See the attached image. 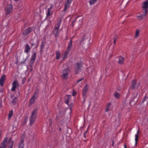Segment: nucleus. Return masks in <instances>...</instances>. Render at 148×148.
<instances>
[{
	"label": "nucleus",
	"instance_id": "f257e3e1",
	"mask_svg": "<svg viewBox=\"0 0 148 148\" xmlns=\"http://www.w3.org/2000/svg\"><path fill=\"white\" fill-rule=\"evenodd\" d=\"M37 109L35 110L32 112L31 115L29 118L30 126H31L35 121L37 118Z\"/></svg>",
	"mask_w": 148,
	"mask_h": 148
},
{
	"label": "nucleus",
	"instance_id": "f03ea898",
	"mask_svg": "<svg viewBox=\"0 0 148 148\" xmlns=\"http://www.w3.org/2000/svg\"><path fill=\"white\" fill-rule=\"evenodd\" d=\"M39 90H36L34 92L33 95L32 97L29 101V106H31L33 104L38 96Z\"/></svg>",
	"mask_w": 148,
	"mask_h": 148
},
{
	"label": "nucleus",
	"instance_id": "7ed1b4c3",
	"mask_svg": "<svg viewBox=\"0 0 148 148\" xmlns=\"http://www.w3.org/2000/svg\"><path fill=\"white\" fill-rule=\"evenodd\" d=\"M140 84V82L138 83H137V81L136 79L132 80V81L131 86L130 87V89L131 90H137L138 88V87Z\"/></svg>",
	"mask_w": 148,
	"mask_h": 148
},
{
	"label": "nucleus",
	"instance_id": "20e7f679",
	"mask_svg": "<svg viewBox=\"0 0 148 148\" xmlns=\"http://www.w3.org/2000/svg\"><path fill=\"white\" fill-rule=\"evenodd\" d=\"M89 88V86L88 84L86 85L83 88L82 90V96L84 99V101L86 99V93L88 90Z\"/></svg>",
	"mask_w": 148,
	"mask_h": 148
},
{
	"label": "nucleus",
	"instance_id": "39448f33",
	"mask_svg": "<svg viewBox=\"0 0 148 148\" xmlns=\"http://www.w3.org/2000/svg\"><path fill=\"white\" fill-rule=\"evenodd\" d=\"M6 15L9 14L12 11V6L11 4H8L6 7L5 8Z\"/></svg>",
	"mask_w": 148,
	"mask_h": 148
},
{
	"label": "nucleus",
	"instance_id": "423d86ee",
	"mask_svg": "<svg viewBox=\"0 0 148 148\" xmlns=\"http://www.w3.org/2000/svg\"><path fill=\"white\" fill-rule=\"evenodd\" d=\"M33 27H29L25 29L23 32V34L24 36H26L33 31Z\"/></svg>",
	"mask_w": 148,
	"mask_h": 148
},
{
	"label": "nucleus",
	"instance_id": "0eeeda50",
	"mask_svg": "<svg viewBox=\"0 0 148 148\" xmlns=\"http://www.w3.org/2000/svg\"><path fill=\"white\" fill-rule=\"evenodd\" d=\"M143 8L145 9V11L144 12L145 13L144 16H145L147 14L148 10L147 9L148 8V0L143 3Z\"/></svg>",
	"mask_w": 148,
	"mask_h": 148
},
{
	"label": "nucleus",
	"instance_id": "6e6552de",
	"mask_svg": "<svg viewBox=\"0 0 148 148\" xmlns=\"http://www.w3.org/2000/svg\"><path fill=\"white\" fill-rule=\"evenodd\" d=\"M12 87L11 89V90L12 91H14L16 89L17 86H19V85L18 82L17 80H14L12 84Z\"/></svg>",
	"mask_w": 148,
	"mask_h": 148
},
{
	"label": "nucleus",
	"instance_id": "1a4fd4ad",
	"mask_svg": "<svg viewBox=\"0 0 148 148\" xmlns=\"http://www.w3.org/2000/svg\"><path fill=\"white\" fill-rule=\"evenodd\" d=\"M70 73V71L68 68L64 69L63 71V77L64 79H67L69 74Z\"/></svg>",
	"mask_w": 148,
	"mask_h": 148
},
{
	"label": "nucleus",
	"instance_id": "9d476101",
	"mask_svg": "<svg viewBox=\"0 0 148 148\" xmlns=\"http://www.w3.org/2000/svg\"><path fill=\"white\" fill-rule=\"evenodd\" d=\"M6 80V76L5 75H2L0 79V85L3 86Z\"/></svg>",
	"mask_w": 148,
	"mask_h": 148
},
{
	"label": "nucleus",
	"instance_id": "9b49d317",
	"mask_svg": "<svg viewBox=\"0 0 148 148\" xmlns=\"http://www.w3.org/2000/svg\"><path fill=\"white\" fill-rule=\"evenodd\" d=\"M36 53L35 52H34V53L32 55L30 63H34L36 60Z\"/></svg>",
	"mask_w": 148,
	"mask_h": 148
},
{
	"label": "nucleus",
	"instance_id": "f8f14e48",
	"mask_svg": "<svg viewBox=\"0 0 148 148\" xmlns=\"http://www.w3.org/2000/svg\"><path fill=\"white\" fill-rule=\"evenodd\" d=\"M62 18H58V23H57L55 26V29H59L60 25L61 24V22L62 21Z\"/></svg>",
	"mask_w": 148,
	"mask_h": 148
},
{
	"label": "nucleus",
	"instance_id": "ddd939ff",
	"mask_svg": "<svg viewBox=\"0 0 148 148\" xmlns=\"http://www.w3.org/2000/svg\"><path fill=\"white\" fill-rule=\"evenodd\" d=\"M71 97V95H66L65 97L64 102L67 104L69 105V100Z\"/></svg>",
	"mask_w": 148,
	"mask_h": 148
},
{
	"label": "nucleus",
	"instance_id": "4468645a",
	"mask_svg": "<svg viewBox=\"0 0 148 148\" xmlns=\"http://www.w3.org/2000/svg\"><path fill=\"white\" fill-rule=\"evenodd\" d=\"M119 60L118 61V63L121 64H123L124 61L125 60V58L121 56H120L119 57Z\"/></svg>",
	"mask_w": 148,
	"mask_h": 148
},
{
	"label": "nucleus",
	"instance_id": "2eb2a0df",
	"mask_svg": "<svg viewBox=\"0 0 148 148\" xmlns=\"http://www.w3.org/2000/svg\"><path fill=\"white\" fill-rule=\"evenodd\" d=\"M53 34L55 36L56 38H57L59 36V30L54 29L53 31Z\"/></svg>",
	"mask_w": 148,
	"mask_h": 148
},
{
	"label": "nucleus",
	"instance_id": "dca6fc26",
	"mask_svg": "<svg viewBox=\"0 0 148 148\" xmlns=\"http://www.w3.org/2000/svg\"><path fill=\"white\" fill-rule=\"evenodd\" d=\"M31 49V47L28 44H27L25 45V49L24 50V52L27 53L28 54V52Z\"/></svg>",
	"mask_w": 148,
	"mask_h": 148
},
{
	"label": "nucleus",
	"instance_id": "f3484780",
	"mask_svg": "<svg viewBox=\"0 0 148 148\" xmlns=\"http://www.w3.org/2000/svg\"><path fill=\"white\" fill-rule=\"evenodd\" d=\"M75 68L77 69L81 70V68L82 66V65L81 63L77 62L75 64Z\"/></svg>",
	"mask_w": 148,
	"mask_h": 148
},
{
	"label": "nucleus",
	"instance_id": "a211bd4d",
	"mask_svg": "<svg viewBox=\"0 0 148 148\" xmlns=\"http://www.w3.org/2000/svg\"><path fill=\"white\" fill-rule=\"evenodd\" d=\"M20 141L21 143L19 145V148H23L24 146V138H21Z\"/></svg>",
	"mask_w": 148,
	"mask_h": 148
},
{
	"label": "nucleus",
	"instance_id": "6ab92c4d",
	"mask_svg": "<svg viewBox=\"0 0 148 148\" xmlns=\"http://www.w3.org/2000/svg\"><path fill=\"white\" fill-rule=\"evenodd\" d=\"M71 3H68L67 2L65 3L64 8V11L65 12L66 10L69 7Z\"/></svg>",
	"mask_w": 148,
	"mask_h": 148
},
{
	"label": "nucleus",
	"instance_id": "aec40b11",
	"mask_svg": "<svg viewBox=\"0 0 148 148\" xmlns=\"http://www.w3.org/2000/svg\"><path fill=\"white\" fill-rule=\"evenodd\" d=\"M65 114L64 112H59V114L58 116H57V118L58 119H61L64 117V115Z\"/></svg>",
	"mask_w": 148,
	"mask_h": 148
},
{
	"label": "nucleus",
	"instance_id": "412c9836",
	"mask_svg": "<svg viewBox=\"0 0 148 148\" xmlns=\"http://www.w3.org/2000/svg\"><path fill=\"white\" fill-rule=\"evenodd\" d=\"M72 42L71 40H70V42L68 45L67 50L68 51H70L71 50V48L72 46Z\"/></svg>",
	"mask_w": 148,
	"mask_h": 148
},
{
	"label": "nucleus",
	"instance_id": "4be33fe9",
	"mask_svg": "<svg viewBox=\"0 0 148 148\" xmlns=\"http://www.w3.org/2000/svg\"><path fill=\"white\" fill-rule=\"evenodd\" d=\"M139 132V130H138V131L137 132V134L135 135V145H136L137 143L138 140V138L139 137V136H138V134Z\"/></svg>",
	"mask_w": 148,
	"mask_h": 148
},
{
	"label": "nucleus",
	"instance_id": "5701e85b",
	"mask_svg": "<svg viewBox=\"0 0 148 148\" xmlns=\"http://www.w3.org/2000/svg\"><path fill=\"white\" fill-rule=\"evenodd\" d=\"M13 144L12 142L7 143L6 147L7 148H12Z\"/></svg>",
	"mask_w": 148,
	"mask_h": 148
},
{
	"label": "nucleus",
	"instance_id": "b1692460",
	"mask_svg": "<svg viewBox=\"0 0 148 148\" xmlns=\"http://www.w3.org/2000/svg\"><path fill=\"white\" fill-rule=\"evenodd\" d=\"M114 97L117 99H119L120 96V94L118 93L117 91H115L114 94Z\"/></svg>",
	"mask_w": 148,
	"mask_h": 148
},
{
	"label": "nucleus",
	"instance_id": "393cba45",
	"mask_svg": "<svg viewBox=\"0 0 148 148\" xmlns=\"http://www.w3.org/2000/svg\"><path fill=\"white\" fill-rule=\"evenodd\" d=\"M33 63H29V69L30 70V72L32 71L33 70Z\"/></svg>",
	"mask_w": 148,
	"mask_h": 148
},
{
	"label": "nucleus",
	"instance_id": "a878e982",
	"mask_svg": "<svg viewBox=\"0 0 148 148\" xmlns=\"http://www.w3.org/2000/svg\"><path fill=\"white\" fill-rule=\"evenodd\" d=\"M56 59L57 60H58L60 58V53L59 51H56Z\"/></svg>",
	"mask_w": 148,
	"mask_h": 148
},
{
	"label": "nucleus",
	"instance_id": "bb28decb",
	"mask_svg": "<svg viewBox=\"0 0 148 148\" xmlns=\"http://www.w3.org/2000/svg\"><path fill=\"white\" fill-rule=\"evenodd\" d=\"M18 99V97H16L13 99L12 101V104H14L16 103Z\"/></svg>",
	"mask_w": 148,
	"mask_h": 148
},
{
	"label": "nucleus",
	"instance_id": "cd10ccee",
	"mask_svg": "<svg viewBox=\"0 0 148 148\" xmlns=\"http://www.w3.org/2000/svg\"><path fill=\"white\" fill-rule=\"evenodd\" d=\"M97 0H90L89 1V3L90 5H93L95 3Z\"/></svg>",
	"mask_w": 148,
	"mask_h": 148
},
{
	"label": "nucleus",
	"instance_id": "c85d7f7f",
	"mask_svg": "<svg viewBox=\"0 0 148 148\" xmlns=\"http://www.w3.org/2000/svg\"><path fill=\"white\" fill-rule=\"evenodd\" d=\"M139 32H140L139 30L138 29H136V33H135V38H136L139 35Z\"/></svg>",
	"mask_w": 148,
	"mask_h": 148
},
{
	"label": "nucleus",
	"instance_id": "c756f323",
	"mask_svg": "<svg viewBox=\"0 0 148 148\" xmlns=\"http://www.w3.org/2000/svg\"><path fill=\"white\" fill-rule=\"evenodd\" d=\"M6 144L1 143V144L0 148H6Z\"/></svg>",
	"mask_w": 148,
	"mask_h": 148
},
{
	"label": "nucleus",
	"instance_id": "7c9ffc66",
	"mask_svg": "<svg viewBox=\"0 0 148 148\" xmlns=\"http://www.w3.org/2000/svg\"><path fill=\"white\" fill-rule=\"evenodd\" d=\"M77 18H78V17H76L75 18V19H74V20L73 21H72V22L71 23V24L72 27H73V26L74 25V23L77 20Z\"/></svg>",
	"mask_w": 148,
	"mask_h": 148
},
{
	"label": "nucleus",
	"instance_id": "2f4dec72",
	"mask_svg": "<svg viewBox=\"0 0 148 148\" xmlns=\"http://www.w3.org/2000/svg\"><path fill=\"white\" fill-rule=\"evenodd\" d=\"M13 114V111L12 110L10 111L8 114V118H10L12 116Z\"/></svg>",
	"mask_w": 148,
	"mask_h": 148
},
{
	"label": "nucleus",
	"instance_id": "473e14b6",
	"mask_svg": "<svg viewBox=\"0 0 148 148\" xmlns=\"http://www.w3.org/2000/svg\"><path fill=\"white\" fill-rule=\"evenodd\" d=\"M45 47L44 42L43 41H42L41 43L40 48L41 49H44Z\"/></svg>",
	"mask_w": 148,
	"mask_h": 148
},
{
	"label": "nucleus",
	"instance_id": "72a5a7b5",
	"mask_svg": "<svg viewBox=\"0 0 148 148\" xmlns=\"http://www.w3.org/2000/svg\"><path fill=\"white\" fill-rule=\"evenodd\" d=\"M86 35H84V36H83L82 38L81 39V41H80V44H81L82 42L84 41L85 40V37Z\"/></svg>",
	"mask_w": 148,
	"mask_h": 148
},
{
	"label": "nucleus",
	"instance_id": "f704fd0d",
	"mask_svg": "<svg viewBox=\"0 0 148 148\" xmlns=\"http://www.w3.org/2000/svg\"><path fill=\"white\" fill-rule=\"evenodd\" d=\"M80 71H81L80 70L77 69L75 68V74H78Z\"/></svg>",
	"mask_w": 148,
	"mask_h": 148
},
{
	"label": "nucleus",
	"instance_id": "c9c22d12",
	"mask_svg": "<svg viewBox=\"0 0 148 148\" xmlns=\"http://www.w3.org/2000/svg\"><path fill=\"white\" fill-rule=\"evenodd\" d=\"M28 56L23 61L20 62V63L22 64H24L26 61L28 59Z\"/></svg>",
	"mask_w": 148,
	"mask_h": 148
},
{
	"label": "nucleus",
	"instance_id": "e433bc0d",
	"mask_svg": "<svg viewBox=\"0 0 148 148\" xmlns=\"http://www.w3.org/2000/svg\"><path fill=\"white\" fill-rule=\"evenodd\" d=\"M7 140L8 138L6 137H5L2 143L6 144V143L7 142Z\"/></svg>",
	"mask_w": 148,
	"mask_h": 148
},
{
	"label": "nucleus",
	"instance_id": "4c0bfd02",
	"mask_svg": "<svg viewBox=\"0 0 148 148\" xmlns=\"http://www.w3.org/2000/svg\"><path fill=\"white\" fill-rule=\"evenodd\" d=\"M72 133V130H71L70 128L68 129V130H67V133L69 134H71Z\"/></svg>",
	"mask_w": 148,
	"mask_h": 148
},
{
	"label": "nucleus",
	"instance_id": "58836bf2",
	"mask_svg": "<svg viewBox=\"0 0 148 148\" xmlns=\"http://www.w3.org/2000/svg\"><path fill=\"white\" fill-rule=\"evenodd\" d=\"M111 105V103H110L108 105H107V107L106 108V110H105V111L106 112H108V111L109 109V108H108V107H109V105Z\"/></svg>",
	"mask_w": 148,
	"mask_h": 148
},
{
	"label": "nucleus",
	"instance_id": "ea45409f",
	"mask_svg": "<svg viewBox=\"0 0 148 148\" xmlns=\"http://www.w3.org/2000/svg\"><path fill=\"white\" fill-rule=\"evenodd\" d=\"M137 17H138V19L139 20H141L143 18V15H141L140 16H138Z\"/></svg>",
	"mask_w": 148,
	"mask_h": 148
},
{
	"label": "nucleus",
	"instance_id": "a19ab883",
	"mask_svg": "<svg viewBox=\"0 0 148 148\" xmlns=\"http://www.w3.org/2000/svg\"><path fill=\"white\" fill-rule=\"evenodd\" d=\"M73 93L72 95L73 96H75L77 94V92L75 91L74 90H73Z\"/></svg>",
	"mask_w": 148,
	"mask_h": 148
},
{
	"label": "nucleus",
	"instance_id": "79ce46f5",
	"mask_svg": "<svg viewBox=\"0 0 148 148\" xmlns=\"http://www.w3.org/2000/svg\"><path fill=\"white\" fill-rule=\"evenodd\" d=\"M12 140V138L11 137H10L8 140V141L7 142V143H10V142H12V143L13 144L14 143V142L13 141H12L11 140Z\"/></svg>",
	"mask_w": 148,
	"mask_h": 148
},
{
	"label": "nucleus",
	"instance_id": "37998d69",
	"mask_svg": "<svg viewBox=\"0 0 148 148\" xmlns=\"http://www.w3.org/2000/svg\"><path fill=\"white\" fill-rule=\"evenodd\" d=\"M68 105H69L70 108L71 109V108L73 106L74 103L73 102H72L70 104H69Z\"/></svg>",
	"mask_w": 148,
	"mask_h": 148
},
{
	"label": "nucleus",
	"instance_id": "c03bdc74",
	"mask_svg": "<svg viewBox=\"0 0 148 148\" xmlns=\"http://www.w3.org/2000/svg\"><path fill=\"white\" fill-rule=\"evenodd\" d=\"M50 11L49 10V9H48V12L47 14V17L49 16L50 15Z\"/></svg>",
	"mask_w": 148,
	"mask_h": 148
},
{
	"label": "nucleus",
	"instance_id": "a18cd8bd",
	"mask_svg": "<svg viewBox=\"0 0 148 148\" xmlns=\"http://www.w3.org/2000/svg\"><path fill=\"white\" fill-rule=\"evenodd\" d=\"M147 98H148V97L146 96H145L144 98L142 101V102L144 103L146 100L147 99Z\"/></svg>",
	"mask_w": 148,
	"mask_h": 148
},
{
	"label": "nucleus",
	"instance_id": "49530a36",
	"mask_svg": "<svg viewBox=\"0 0 148 148\" xmlns=\"http://www.w3.org/2000/svg\"><path fill=\"white\" fill-rule=\"evenodd\" d=\"M26 81V78L25 77L23 78V79L22 83V84H24L25 83Z\"/></svg>",
	"mask_w": 148,
	"mask_h": 148
},
{
	"label": "nucleus",
	"instance_id": "de8ad7c7",
	"mask_svg": "<svg viewBox=\"0 0 148 148\" xmlns=\"http://www.w3.org/2000/svg\"><path fill=\"white\" fill-rule=\"evenodd\" d=\"M69 51H67V50H66V51L65 52V55L64 57L63 58H64L66 57V56L68 54V52Z\"/></svg>",
	"mask_w": 148,
	"mask_h": 148
},
{
	"label": "nucleus",
	"instance_id": "09e8293b",
	"mask_svg": "<svg viewBox=\"0 0 148 148\" xmlns=\"http://www.w3.org/2000/svg\"><path fill=\"white\" fill-rule=\"evenodd\" d=\"M29 42L30 43V44L31 45V47H33L34 45H36V43L34 42H31L29 41Z\"/></svg>",
	"mask_w": 148,
	"mask_h": 148
},
{
	"label": "nucleus",
	"instance_id": "8fccbe9b",
	"mask_svg": "<svg viewBox=\"0 0 148 148\" xmlns=\"http://www.w3.org/2000/svg\"><path fill=\"white\" fill-rule=\"evenodd\" d=\"M28 117L27 116L25 117V121H24V122H25V123H26V122H27V121L28 120Z\"/></svg>",
	"mask_w": 148,
	"mask_h": 148
},
{
	"label": "nucleus",
	"instance_id": "3c124183",
	"mask_svg": "<svg viewBox=\"0 0 148 148\" xmlns=\"http://www.w3.org/2000/svg\"><path fill=\"white\" fill-rule=\"evenodd\" d=\"M88 130H87L86 132H85L84 134V136L85 138H86V134L87 133Z\"/></svg>",
	"mask_w": 148,
	"mask_h": 148
},
{
	"label": "nucleus",
	"instance_id": "603ef678",
	"mask_svg": "<svg viewBox=\"0 0 148 148\" xmlns=\"http://www.w3.org/2000/svg\"><path fill=\"white\" fill-rule=\"evenodd\" d=\"M84 79V78H82V79H80L79 80H78L77 82V83H79V82L81 81L82 80H83Z\"/></svg>",
	"mask_w": 148,
	"mask_h": 148
},
{
	"label": "nucleus",
	"instance_id": "864d4df0",
	"mask_svg": "<svg viewBox=\"0 0 148 148\" xmlns=\"http://www.w3.org/2000/svg\"><path fill=\"white\" fill-rule=\"evenodd\" d=\"M3 91V89L2 87H0V92H2Z\"/></svg>",
	"mask_w": 148,
	"mask_h": 148
},
{
	"label": "nucleus",
	"instance_id": "5fc2aeb1",
	"mask_svg": "<svg viewBox=\"0 0 148 148\" xmlns=\"http://www.w3.org/2000/svg\"><path fill=\"white\" fill-rule=\"evenodd\" d=\"M36 42L37 43L36 46V47H37L38 46V40H37L36 41Z\"/></svg>",
	"mask_w": 148,
	"mask_h": 148
},
{
	"label": "nucleus",
	"instance_id": "6e6d98bb",
	"mask_svg": "<svg viewBox=\"0 0 148 148\" xmlns=\"http://www.w3.org/2000/svg\"><path fill=\"white\" fill-rule=\"evenodd\" d=\"M73 0H67L66 2H67L68 3H71Z\"/></svg>",
	"mask_w": 148,
	"mask_h": 148
},
{
	"label": "nucleus",
	"instance_id": "4d7b16f0",
	"mask_svg": "<svg viewBox=\"0 0 148 148\" xmlns=\"http://www.w3.org/2000/svg\"><path fill=\"white\" fill-rule=\"evenodd\" d=\"M117 39V38H115L114 39V45H115V43H116V40Z\"/></svg>",
	"mask_w": 148,
	"mask_h": 148
},
{
	"label": "nucleus",
	"instance_id": "13d9d810",
	"mask_svg": "<svg viewBox=\"0 0 148 148\" xmlns=\"http://www.w3.org/2000/svg\"><path fill=\"white\" fill-rule=\"evenodd\" d=\"M112 146H113L114 145V140H112Z\"/></svg>",
	"mask_w": 148,
	"mask_h": 148
},
{
	"label": "nucleus",
	"instance_id": "bf43d9fd",
	"mask_svg": "<svg viewBox=\"0 0 148 148\" xmlns=\"http://www.w3.org/2000/svg\"><path fill=\"white\" fill-rule=\"evenodd\" d=\"M52 6H51V7H50V8H48V9H49V10H50V11H51V8H52Z\"/></svg>",
	"mask_w": 148,
	"mask_h": 148
},
{
	"label": "nucleus",
	"instance_id": "052dcab7",
	"mask_svg": "<svg viewBox=\"0 0 148 148\" xmlns=\"http://www.w3.org/2000/svg\"><path fill=\"white\" fill-rule=\"evenodd\" d=\"M90 37H88V41H89V40H90Z\"/></svg>",
	"mask_w": 148,
	"mask_h": 148
},
{
	"label": "nucleus",
	"instance_id": "680f3d73",
	"mask_svg": "<svg viewBox=\"0 0 148 148\" xmlns=\"http://www.w3.org/2000/svg\"><path fill=\"white\" fill-rule=\"evenodd\" d=\"M43 49H40V53H41V52H42V51H43V50H43Z\"/></svg>",
	"mask_w": 148,
	"mask_h": 148
},
{
	"label": "nucleus",
	"instance_id": "e2e57ef3",
	"mask_svg": "<svg viewBox=\"0 0 148 148\" xmlns=\"http://www.w3.org/2000/svg\"><path fill=\"white\" fill-rule=\"evenodd\" d=\"M61 130H62V129L61 128H59V130L60 131Z\"/></svg>",
	"mask_w": 148,
	"mask_h": 148
},
{
	"label": "nucleus",
	"instance_id": "0e129e2a",
	"mask_svg": "<svg viewBox=\"0 0 148 148\" xmlns=\"http://www.w3.org/2000/svg\"><path fill=\"white\" fill-rule=\"evenodd\" d=\"M124 147H125V148H127L125 144V145H124Z\"/></svg>",
	"mask_w": 148,
	"mask_h": 148
},
{
	"label": "nucleus",
	"instance_id": "69168bd1",
	"mask_svg": "<svg viewBox=\"0 0 148 148\" xmlns=\"http://www.w3.org/2000/svg\"><path fill=\"white\" fill-rule=\"evenodd\" d=\"M124 147H125V148H127L125 144V145H124Z\"/></svg>",
	"mask_w": 148,
	"mask_h": 148
},
{
	"label": "nucleus",
	"instance_id": "338daca9",
	"mask_svg": "<svg viewBox=\"0 0 148 148\" xmlns=\"http://www.w3.org/2000/svg\"><path fill=\"white\" fill-rule=\"evenodd\" d=\"M87 141V140H84V142H86Z\"/></svg>",
	"mask_w": 148,
	"mask_h": 148
},
{
	"label": "nucleus",
	"instance_id": "774afa93",
	"mask_svg": "<svg viewBox=\"0 0 148 148\" xmlns=\"http://www.w3.org/2000/svg\"><path fill=\"white\" fill-rule=\"evenodd\" d=\"M29 80H30L29 79H28V82H29Z\"/></svg>",
	"mask_w": 148,
	"mask_h": 148
}]
</instances>
